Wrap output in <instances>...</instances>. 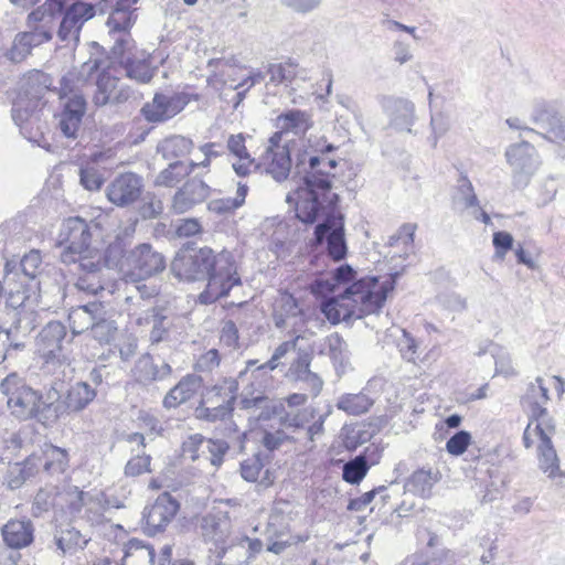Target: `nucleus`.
I'll list each match as a JSON object with an SVG mask.
<instances>
[{
  "mask_svg": "<svg viewBox=\"0 0 565 565\" xmlns=\"http://www.w3.org/2000/svg\"><path fill=\"white\" fill-rule=\"evenodd\" d=\"M173 275L184 281L206 280L199 302L211 305L242 284L231 252L215 254L210 247L180 250L171 263Z\"/></svg>",
  "mask_w": 565,
  "mask_h": 565,
  "instance_id": "f257e3e1",
  "label": "nucleus"
},
{
  "mask_svg": "<svg viewBox=\"0 0 565 565\" xmlns=\"http://www.w3.org/2000/svg\"><path fill=\"white\" fill-rule=\"evenodd\" d=\"M398 277L399 273L396 271L381 282L376 276H364L349 285L338 297L322 301L321 311L332 324L376 313Z\"/></svg>",
  "mask_w": 565,
  "mask_h": 565,
  "instance_id": "f03ea898",
  "label": "nucleus"
},
{
  "mask_svg": "<svg viewBox=\"0 0 565 565\" xmlns=\"http://www.w3.org/2000/svg\"><path fill=\"white\" fill-rule=\"evenodd\" d=\"M58 381H53L45 395L28 384L25 377L17 372L9 373L0 382V392L7 399L10 414L21 420L36 419L43 425L53 424L52 399H60L61 392L56 387Z\"/></svg>",
  "mask_w": 565,
  "mask_h": 565,
  "instance_id": "7ed1b4c3",
  "label": "nucleus"
},
{
  "mask_svg": "<svg viewBox=\"0 0 565 565\" xmlns=\"http://www.w3.org/2000/svg\"><path fill=\"white\" fill-rule=\"evenodd\" d=\"M72 341L73 335L68 337L66 326L57 320L47 322L35 339L42 369L52 374L55 381L65 382L74 377L75 356Z\"/></svg>",
  "mask_w": 565,
  "mask_h": 565,
  "instance_id": "20e7f679",
  "label": "nucleus"
},
{
  "mask_svg": "<svg viewBox=\"0 0 565 565\" xmlns=\"http://www.w3.org/2000/svg\"><path fill=\"white\" fill-rule=\"evenodd\" d=\"M97 68L96 62H84L70 70L60 81V98L63 109L60 114V129L67 138H75L87 109L85 89L92 74Z\"/></svg>",
  "mask_w": 565,
  "mask_h": 565,
  "instance_id": "39448f33",
  "label": "nucleus"
},
{
  "mask_svg": "<svg viewBox=\"0 0 565 565\" xmlns=\"http://www.w3.org/2000/svg\"><path fill=\"white\" fill-rule=\"evenodd\" d=\"M86 62L97 63L96 71L87 82V88L95 85L92 102L97 108L118 107L138 98L130 86L121 83L119 68L110 56L107 60L90 56Z\"/></svg>",
  "mask_w": 565,
  "mask_h": 565,
  "instance_id": "423d86ee",
  "label": "nucleus"
},
{
  "mask_svg": "<svg viewBox=\"0 0 565 565\" xmlns=\"http://www.w3.org/2000/svg\"><path fill=\"white\" fill-rule=\"evenodd\" d=\"M312 250H319L334 263L344 260L349 248L345 238L344 216L340 212H328L315 226L309 242Z\"/></svg>",
  "mask_w": 565,
  "mask_h": 565,
  "instance_id": "0eeeda50",
  "label": "nucleus"
},
{
  "mask_svg": "<svg viewBox=\"0 0 565 565\" xmlns=\"http://www.w3.org/2000/svg\"><path fill=\"white\" fill-rule=\"evenodd\" d=\"M44 87L38 86L34 92L25 90L12 105V119L20 128V134L30 142L46 148L41 126V110ZM50 145H47L49 149Z\"/></svg>",
  "mask_w": 565,
  "mask_h": 565,
  "instance_id": "6e6552de",
  "label": "nucleus"
},
{
  "mask_svg": "<svg viewBox=\"0 0 565 565\" xmlns=\"http://www.w3.org/2000/svg\"><path fill=\"white\" fill-rule=\"evenodd\" d=\"M338 161L326 156L311 153L308 149L299 150L296 154L294 178H298L303 184H315L322 191H331L332 171Z\"/></svg>",
  "mask_w": 565,
  "mask_h": 565,
  "instance_id": "1a4fd4ad",
  "label": "nucleus"
},
{
  "mask_svg": "<svg viewBox=\"0 0 565 565\" xmlns=\"http://www.w3.org/2000/svg\"><path fill=\"white\" fill-rule=\"evenodd\" d=\"M504 157L511 168L513 188L524 190L542 164L539 151L532 143L522 140L510 145L505 149Z\"/></svg>",
  "mask_w": 565,
  "mask_h": 565,
  "instance_id": "9d476101",
  "label": "nucleus"
},
{
  "mask_svg": "<svg viewBox=\"0 0 565 565\" xmlns=\"http://www.w3.org/2000/svg\"><path fill=\"white\" fill-rule=\"evenodd\" d=\"M98 231V224L93 221L88 223L79 216L65 220L58 233V244L64 246L61 254L62 263L71 264L75 254L88 252L92 237Z\"/></svg>",
  "mask_w": 565,
  "mask_h": 565,
  "instance_id": "9b49d317",
  "label": "nucleus"
},
{
  "mask_svg": "<svg viewBox=\"0 0 565 565\" xmlns=\"http://www.w3.org/2000/svg\"><path fill=\"white\" fill-rule=\"evenodd\" d=\"M166 257L152 245L142 243L128 250L124 263V278L138 282L153 277L166 269Z\"/></svg>",
  "mask_w": 565,
  "mask_h": 565,
  "instance_id": "f8f14e48",
  "label": "nucleus"
},
{
  "mask_svg": "<svg viewBox=\"0 0 565 565\" xmlns=\"http://www.w3.org/2000/svg\"><path fill=\"white\" fill-rule=\"evenodd\" d=\"M200 531L204 541L213 544L210 551L217 558L233 552L232 522L226 512L217 511L203 515L200 520Z\"/></svg>",
  "mask_w": 565,
  "mask_h": 565,
  "instance_id": "ddd939ff",
  "label": "nucleus"
},
{
  "mask_svg": "<svg viewBox=\"0 0 565 565\" xmlns=\"http://www.w3.org/2000/svg\"><path fill=\"white\" fill-rule=\"evenodd\" d=\"M531 121L544 132H539L551 142H565V111L556 100L536 99L532 105Z\"/></svg>",
  "mask_w": 565,
  "mask_h": 565,
  "instance_id": "4468645a",
  "label": "nucleus"
},
{
  "mask_svg": "<svg viewBox=\"0 0 565 565\" xmlns=\"http://www.w3.org/2000/svg\"><path fill=\"white\" fill-rule=\"evenodd\" d=\"M298 188L286 196L287 203L294 206L296 217L303 224H313L323 206V201L330 191H322L315 184L298 182Z\"/></svg>",
  "mask_w": 565,
  "mask_h": 565,
  "instance_id": "2eb2a0df",
  "label": "nucleus"
},
{
  "mask_svg": "<svg viewBox=\"0 0 565 565\" xmlns=\"http://www.w3.org/2000/svg\"><path fill=\"white\" fill-rule=\"evenodd\" d=\"M180 509L179 501L169 492L158 495L154 502L142 511V531L149 536L162 533L175 518Z\"/></svg>",
  "mask_w": 565,
  "mask_h": 565,
  "instance_id": "dca6fc26",
  "label": "nucleus"
},
{
  "mask_svg": "<svg viewBox=\"0 0 565 565\" xmlns=\"http://www.w3.org/2000/svg\"><path fill=\"white\" fill-rule=\"evenodd\" d=\"M97 391L85 381L72 384L60 399H52L53 424L60 418L71 414H77L86 409L96 398Z\"/></svg>",
  "mask_w": 565,
  "mask_h": 565,
  "instance_id": "f3484780",
  "label": "nucleus"
},
{
  "mask_svg": "<svg viewBox=\"0 0 565 565\" xmlns=\"http://www.w3.org/2000/svg\"><path fill=\"white\" fill-rule=\"evenodd\" d=\"M42 257L39 250L32 249L22 258L7 259L4 265V284L12 285L20 281L31 286V288H39L38 276L41 271Z\"/></svg>",
  "mask_w": 565,
  "mask_h": 565,
  "instance_id": "a211bd4d",
  "label": "nucleus"
},
{
  "mask_svg": "<svg viewBox=\"0 0 565 565\" xmlns=\"http://www.w3.org/2000/svg\"><path fill=\"white\" fill-rule=\"evenodd\" d=\"M189 99L184 94L156 93L152 100L146 103L140 113L151 124H160L173 118L188 105Z\"/></svg>",
  "mask_w": 565,
  "mask_h": 565,
  "instance_id": "6ab92c4d",
  "label": "nucleus"
},
{
  "mask_svg": "<svg viewBox=\"0 0 565 565\" xmlns=\"http://www.w3.org/2000/svg\"><path fill=\"white\" fill-rule=\"evenodd\" d=\"M379 104L388 118V126L397 131L412 132L415 124V105L412 100L393 95L379 97Z\"/></svg>",
  "mask_w": 565,
  "mask_h": 565,
  "instance_id": "aec40b11",
  "label": "nucleus"
},
{
  "mask_svg": "<svg viewBox=\"0 0 565 565\" xmlns=\"http://www.w3.org/2000/svg\"><path fill=\"white\" fill-rule=\"evenodd\" d=\"M143 191V179L134 172L117 175L106 188V196L116 206L126 207L135 203Z\"/></svg>",
  "mask_w": 565,
  "mask_h": 565,
  "instance_id": "412c9836",
  "label": "nucleus"
},
{
  "mask_svg": "<svg viewBox=\"0 0 565 565\" xmlns=\"http://www.w3.org/2000/svg\"><path fill=\"white\" fill-rule=\"evenodd\" d=\"M135 49L134 44V46L124 47L116 53H109L110 60L118 66L120 75L125 73L128 78L147 84L153 78L156 67H152L148 60H138Z\"/></svg>",
  "mask_w": 565,
  "mask_h": 565,
  "instance_id": "4be33fe9",
  "label": "nucleus"
},
{
  "mask_svg": "<svg viewBox=\"0 0 565 565\" xmlns=\"http://www.w3.org/2000/svg\"><path fill=\"white\" fill-rule=\"evenodd\" d=\"M257 360H248L244 370L239 371L237 377H223L214 385L206 387L202 393L204 404H231L234 407L237 399L238 381H244L252 367L256 366Z\"/></svg>",
  "mask_w": 565,
  "mask_h": 565,
  "instance_id": "5701e85b",
  "label": "nucleus"
},
{
  "mask_svg": "<svg viewBox=\"0 0 565 565\" xmlns=\"http://www.w3.org/2000/svg\"><path fill=\"white\" fill-rule=\"evenodd\" d=\"M211 194V186L202 179H188L172 198L171 209L175 214H184L202 204Z\"/></svg>",
  "mask_w": 565,
  "mask_h": 565,
  "instance_id": "b1692460",
  "label": "nucleus"
},
{
  "mask_svg": "<svg viewBox=\"0 0 565 565\" xmlns=\"http://www.w3.org/2000/svg\"><path fill=\"white\" fill-rule=\"evenodd\" d=\"M548 399V388L544 385L542 377H536L534 382L529 384L526 392L521 399V404L527 412L529 418H532V422H535V425H540L542 423L546 425H555L545 407Z\"/></svg>",
  "mask_w": 565,
  "mask_h": 565,
  "instance_id": "393cba45",
  "label": "nucleus"
},
{
  "mask_svg": "<svg viewBox=\"0 0 565 565\" xmlns=\"http://www.w3.org/2000/svg\"><path fill=\"white\" fill-rule=\"evenodd\" d=\"M554 433L555 425L542 423L534 427V435L539 436L540 440L537 446L539 467L544 473H547L551 479L563 476L558 456L552 444V435Z\"/></svg>",
  "mask_w": 565,
  "mask_h": 565,
  "instance_id": "a878e982",
  "label": "nucleus"
},
{
  "mask_svg": "<svg viewBox=\"0 0 565 565\" xmlns=\"http://www.w3.org/2000/svg\"><path fill=\"white\" fill-rule=\"evenodd\" d=\"M96 13L95 7L86 2H75L70 6L62 18L57 35L61 41H79V33L84 23Z\"/></svg>",
  "mask_w": 565,
  "mask_h": 565,
  "instance_id": "bb28decb",
  "label": "nucleus"
},
{
  "mask_svg": "<svg viewBox=\"0 0 565 565\" xmlns=\"http://www.w3.org/2000/svg\"><path fill=\"white\" fill-rule=\"evenodd\" d=\"M103 264L100 254L90 248L86 253L75 254L74 262L70 265L75 266L74 271L79 274L77 287L89 294H97L98 290H102L103 285L99 280L89 281V279H95Z\"/></svg>",
  "mask_w": 565,
  "mask_h": 565,
  "instance_id": "cd10ccee",
  "label": "nucleus"
},
{
  "mask_svg": "<svg viewBox=\"0 0 565 565\" xmlns=\"http://www.w3.org/2000/svg\"><path fill=\"white\" fill-rule=\"evenodd\" d=\"M1 536L6 546L11 550H23L35 540V525L26 516L10 519L1 527Z\"/></svg>",
  "mask_w": 565,
  "mask_h": 565,
  "instance_id": "c85d7f7f",
  "label": "nucleus"
},
{
  "mask_svg": "<svg viewBox=\"0 0 565 565\" xmlns=\"http://www.w3.org/2000/svg\"><path fill=\"white\" fill-rule=\"evenodd\" d=\"M452 206L456 211H469L470 215L486 225L491 224L489 214L482 210L470 180L461 175L458 180L456 193L452 195Z\"/></svg>",
  "mask_w": 565,
  "mask_h": 565,
  "instance_id": "c756f323",
  "label": "nucleus"
},
{
  "mask_svg": "<svg viewBox=\"0 0 565 565\" xmlns=\"http://www.w3.org/2000/svg\"><path fill=\"white\" fill-rule=\"evenodd\" d=\"M89 537L77 530L72 523L56 524L53 531V548L58 556L73 555L84 550Z\"/></svg>",
  "mask_w": 565,
  "mask_h": 565,
  "instance_id": "7c9ffc66",
  "label": "nucleus"
},
{
  "mask_svg": "<svg viewBox=\"0 0 565 565\" xmlns=\"http://www.w3.org/2000/svg\"><path fill=\"white\" fill-rule=\"evenodd\" d=\"M136 19L137 17L134 13H122L111 10L106 22L109 36L114 41L110 53H116L124 47L134 46L135 41L131 36L130 29L135 24Z\"/></svg>",
  "mask_w": 565,
  "mask_h": 565,
  "instance_id": "2f4dec72",
  "label": "nucleus"
},
{
  "mask_svg": "<svg viewBox=\"0 0 565 565\" xmlns=\"http://www.w3.org/2000/svg\"><path fill=\"white\" fill-rule=\"evenodd\" d=\"M41 473V457L32 454L23 461L9 463L4 481L9 489H20L25 482L32 481Z\"/></svg>",
  "mask_w": 565,
  "mask_h": 565,
  "instance_id": "473e14b6",
  "label": "nucleus"
},
{
  "mask_svg": "<svg viewBox=\"0 0 565 565\" xmlns=\"http://www.w3.org/2000/svg\"><path fill=\"white\" fill-rule=\"evenodd\" d=\"M356 271L349 264H342L331 271L329 278H317L310 285V290L316 296H326L334 294L337 288L342 285H351L359 279H355Z\"/></svg>",
  "mask_w": 565,
  "mask_h": 565,
  "instance_id": "72a5a7b5",
  "label": "nucleus"
},
{
  "mask_svg": "<svg viewBox=\"0 0 565 565\" xmlns=\"http://www.w3.org/2000/svg\"><path fill=\"white\" fill-rule=\"evenodd\" d=\"M131 372L136 382L149 385L152 382L163 381L169 377L172 373V367L166 362L160 366L157 365L153 358L147 353L136 361Z\"/></svg>",
  "mask_w": 565,
  "mask_h": 565,
  "instance_id": "f704fd0d",
  "label": "nucleus"
},
{
  "mask_svg": "<svg viewBox=\"0 0 565 565\" xmlns=\"http://www.w3.org/2000/svg\"><path fill=\"white\" fill-rule=\"evenodd\" d=\"M246 137L244 134L231 135L227 138L226 148L236 160L232 163L233 170L238 177H247L258 164L252 158L246 148Z\"/></svg>",
  "mask_w": 565,
  "mask_h": 565,
  "instance_id": "c9c22d12",
  "label": "nucleus"
},
{
  "mask_svg": "<svg viewBox=\"0 0 565 565\" xmlns=\"http://www.w3.org/2000/svg\"><path fill=\"white\" fill-rule=\"evenodd\" d=\"M440 472L431 468L415 470L405 481L404 489L420 498H429L434 486L439 481Z\"/></svg>",
  "mask_w": 565,
  "mask_h": 565,
  "instance_id": "e433bc0d",
  "label": "nucleus"
},
{
  "mask_svg": "<svg viewBox=\"0 0 565 565\" xmlns=\"http://www.w3.org/2000/svg\"><path fill=\"white\" fill-rule=\"evenodd\" d=\"M265 167L266 173L273 177L277 182L285 181L291 171V152L290 149H278L275 152H265L260 162L257 163Z\"/></svg>",
  "mask_w": 565,
  "mask_h": 565,
  "instance_id": "4c0bfd02",
  "label": "nucleus"
},
{
  "mask_svg": "<svg viewBox=\"0 0 565 565\" xmlns=\"http://www.w3.org/2000/svg\"><path fill=\"white\" fill-rule=\"evenodd\" d=\"M239 407L242 409L259 411L255 416L258 420L262 422L269 420L276 416L280 419V415L284 413V406L281 404L269 399L262 392L252 396L243 394L239 399Z\"/></svg>",
  "mask_w": 565,
  "mask_h": 565,
  "instance_id": "58836bf2",
  "label": "nucleus"
},
{
  "mask_svg": "<svg viewBox=\"0 0 565 565\" xmlns=\"http://www.w3.org/2000/svg\"><path fill=\"white\" fill-rule=\"evenodd\" d=\"M376 380H370L366 386L358 394H343L337 402V407L345 412L348 415L359 416L370 411L374 404V398L370 396L371 387Z\"/></svg>",
  "mask_w": 565,
  "mask_h": 565,
  "instance_id": "ea45409f",
  "label": "nucleus"
},
{
  "mask_svg": "<svg viewBox=\"0 0 565 565\" xmlns=\"http://www.w3.org/2000/svg\"><path fill=\"white\" fill-rule=\"evenodd\" d=\"M303 315V309L300 301L294 297L292 294L284 291L277 298L274 306V322L279 329H282L287 324V320L297 318Z\"/></svg>",
  "mask_w": 565,
  "mask_h": 565,
  "instance_id": "a19ab883",
  "label": "nucleus"
},
{
  "mask_svg": "<svg viewBox=\"0 0 565 565\" xmlns=\"http://www.w3.org/2000/svg\"><path fill=\"white\" fill-rule=\"evenodd\" d=\"M8 319L10 321V329L8 335L12 332L22 333L23 335L30 334L38 326L39 313L34 309L32 302L26 307L20 308L18 311H8Z\"/></svg>",
  "mask_w": 565,
  "mask_h": 565,
  "instance_id": "79ce46f5",
  "label": "nucleus"
},
{
  "mask_svg": "<svg viewBox=\"0 0 565 565\" xmlns=\"http://www.w3.org/2000/svg\"><path fill=\"white\" fill-rule=\"evenodd\" d=\"M41 457V473L49 476L62 475L68 468V454L65 449L50 445L43 451Z\"/></svg>",
  "mask_w": 565,
  "mask_h": 565,
  "instance_id": "37998d69",
  "label": "nucleus"
},
{
  "mask_svg": "<svg viewBox=\"0 0 565 565\" xmlns=\"http://www.w3.org/2000/svg\"><path fill=\"white\" fill-rule=\"evenodd\" d=\"M195 168L196 164L194 161H190L188 163L181 160L172 161L156 177L154 185L172 188L184 177L192 173Z\"/></svg>",
  "mask_w": 565,
  "mask_h": 565,
  "instance_id": "c03bdc74",
  "label": "nucleus"
},
{
  "mask_svg": "<svg viewBox=\"0 0 565 565\" xmlns=\"http://www.w3.org/2000/svg\"><path fill=\"white\" fill-rule=\"evenodd\" d=\"M193 142L183 136H171L163 139L157 146V152L161 153L166 160H179L191 152Z\"/></svg>",
  "mask_w": 565,
  "mask_h": 565,
  "instance_id": "a18cd8bd",
  "label": "nucleus"
},
{
  "mask_svg": "<svg viewBox=\"0 0 565 565\" xmlns=\"http://www.w3.org/2000/svg\"><path fill=\"white\" fill-rule=\"evenodd\" d=\"M276 127L282 131L306 132L310 127L309 115L300 109H289L276 118Z\"/></svg>",
  "mask_w": 565,
  "mask_h": 565,
  "instance_id": "49530a36",
  "label": "nucleus"
},
{
  "mask_svg": "<svg viewBox=\"0 0 565 565\" xmlns=\"http://www.w3.org/2000/svg\"><path fill=\"white\" fill-rule=\"evenodd\" d=\"M233 552L237 554L238 565H247L250 559H254L264 548V542L259 539H250L247 535L235 536L233 542Z\"/></svg>",
  "mask_w": 565,
  "mask_h": 565,
  "instance_id": "de8ad7c7",
  "label": "nucleus"
},
{
  "mask_svg": "<svg viewBox=\"0 0 565 565\" xmlns=\"http://www.w3.org/2000/svg\"><path fill=\"white\" fill-rule=\"evenodd\" d=\"M105 310L102 302L90 301L86 305L73 308L68 315V319L75 324L77 321L82 323V330L88 329L93 323L104 319Z\"/></svg>",
  "mask_w": 565,
  "mask_h": 565,
  "instance_id": "09e8293b",
  "label": "nucleus"
},
{
  "mask_svg": "<svg viewBox=\"0 0 565 565\" xmlns=\"http://www.w3.org/2000/svg\"><path fill=\"white\" fill-rule=\"evenodd\" d=\"M7 295L6 308L8 311H18L22 307H26L31 303L30 296L36 289L25 285V282H13L12 285L4 284Z\"/></svg>",
  "mask_w": 565,
  "mask_h": 565,
  "instance_id": "8fccbe9b",
  "label": "nucleus"
},
{
  "mask_svg": "<svg viewBox=\"0 0 565 565\" xmlns=\"http://www.w3.org/2000/svg\"><path fill=\"white\" fill-rule=\"evenodd\" d=\"M79 183L87 191H98L107 180V170L96 162L79 168Z\"/></svg>",
  "mask_w": 565,
  "mask_h": 565,
  "instance_id": "3c124183",
  "label": "nucleus"
},
{
  "mask_svg": "<svg viewBox=\"0 0 565 565\" xmlns=\"http://www.w3.org/2000/svg\"><path fill=\"white\" fill-rule=\"evenodd\" d=\"M298 339L299 337H296L295 339L280 343L275 349L271 358L267 362L257 365L253 370L250 369V376L256 380L260 375L266 374L268 371L276 370L280 365L281 360L286 356V354L296 350Z\"/></svg>",
  "mask_w": 565,
  "mask_h": 565,
  "instance_id": "603ef678",
  "label": "nucleus"
},
{
  "mask_svg": "<svg viewBox=\"0 0 565 565\" xmlns=\"http://www.w3.org/2000/svg\"><path fill=\"white\" fill-rule=\"evenodd\" d=\"M234 407L231 404H204L203 399H201L200 404L196 406L194 414L198 419L207 422V423H216L218 420H224L232 415Z\"/></svg>",
  "mask_w": 565,
  "mask_h": 565,
  "instance_id": "864d4df0",
  "label": "nucleus"
},
{
  "mask_svg": "<svg viewBox=\"0 0 565 565\" xmlns=\"http://www.w3.org/2000/svg\"><path fill=\"white\" fill-rule=\"evenodd\" d=\"M127 254L124 241L117 237L107 246L102 260L107 268H116L124 276V263Z\"/></svg>",
  "mask_w": 565,
  "mask_h": 565,
  "instance_id": "5fc2aeb1",
  "label": "nucleus"
},
{
  "mask_svg": "<svg viewBox=\"0 0 565 565\" xmlns=\"http://www.w3.org/2000/svg\"><path fill=\"white\" fill-rule=\"evenodd\" d=\"M316 411L313 408H303L299 411L286 412L280 415V425H282L287 429H292L294 431L297 429L306 428V426L315 419Z\"/></svg>",
  "mask_w": 565,
  "mask_h": 565,
  "instance_id": "6e6d98bb",
  "label": "nucleus"
},
{
  "mask_svg": "<svg viewBox=\"0 0 565 565\" xmlns=\"http://www.w3.org/2000/svg\"><path fill=\"white\" fill-rule=\"evenodd\" d=\"M267 73L270 76L271 83H290L297 76L298 63L295 60L288 58L281 63L269 64Z\"/></svg>",
  "mask_w": 565,
  "mask_h": 565,
  "instance_id": "4d7b16f0",
  "label": "nucleus"
},
{
  "mask_svg": "<svg viewBox=\"0 0 565 565\" xmlns=\"http://www.w3.org/2000/svg\"><path fill=\"white\" fill-rule=\"evenodd\" d=\"M369 466L362 457L355 456L343 465L342 478L350 484H359L369 471Z\"/></svg>",
  "mask_w": 565,
  "mask_h": 565,
  "instance_id": "13d9d810",
  "label": "nucleus"
},
{
  "mask_svg": "<svg viewBox=\"0 0 565 565\" xmlns=\"http://www.w3.org/2000/svg\"><path fill=\"white\" fill-rule=\"evenodd\" d=\"M265 541L291 540L289 525L281 515H271L263 532Z\"/></svg>",
  "mask_w": 565,
  "mask_h": 565,
  "instance_id": "bf43d9fd",
  "label": "nucleus"
},
{
  "mask_svg": "<svg viewBox=\"0 0 565 565\" xmlns=\"http://www.w3.org/2000/svg\"><path fill=\"white\" fill-rule=\"evenodd\" d=\"M371 438L372 433L361 425L345 428L343 433V444L348 450H355L359 446L367 443Z\"/></svg>",
  "mask_w": 565,
  "mask_h": 565,
  "instance_id": "052dcab7",
  "label": "nucleus"
},
{
  "mask_svg": "<svg viewBox=\"0 0 565 565\" xmlns=\"http://www.w3.org/2000/svg\"><path fill=\"white\" fill-rule=\"evenodd\" d=\"M228 443L223 439L206 438L205 455L214 467H220L223 463L224 456L228 451Z\"/></svg>",
  "mask_w": 565,
  "mask_h": 565,
  "instance_id": "680f3d73",
  "label": "nucleus"
},
{
  "mask_svg": "<svg viewBox=\"0 0 565 565\" xmlns=\"http://www.w3.org/2000/svg\"><path fill=\"white\" fill-rule=\"evenodd\" d=\"M171 321L168 317L160 312H154L152 316V328L149 334L151 343H159L169 337Z\"/></svg>",
  "mask_w": 565,
  "mask_h": 565,
  "instance_id": "e2e57ef3",
  "label": "nucleus"
},
{
  "mask_svg": "<svg viewBox=\"0 0 565 565\" xmlns=\"http://www.w3.org/2000/svg\"><path fill=\"white\" fill-rule=\"evenodd\" d=\"M220 342L230 351L239 349V332L233 320H225L220 332Z\"/></svg>",
  "mask_w": 565,
  "mask_h": 565,
  "instance_id": "0e129e2a",
  "label": "nucleus"
},
{
  "mask_svg": "<svg viewBox=\"0 0 565 565\" xmlns=\"http://www.w3.org/2000/svg\"><path fill=\"white\" fill-rule=\"evenodd\" d=\"M206 438L201 434L189 436L182 444V452L191 460H196L205 455Z\"/></svg>",
  "mask_w": 565,
  "mask_h": 565,
  "instance_id": "69168bd1",
  "label": "nucleus"
},
{
  "mask_svg": "<svg viewBox=\"0 0 565 565\" xmlns=\"http://www.w3.org/2000/svg\"><path fill=\"white\" fill-rule=\"evenodd\" d=\"M326 349L334 363H343L347 343L339 333L334 332L326 338Z\"/></svg>",
  "mask_w": 565,
  "mask_h": 565,
  "instance_id": "338daca9",
  "label": "nucleus"
},
{
  "mask_svg": "<svg viewBox=\"0 0 565 565\" xmlns=\"http://www.w3.org/2000/svg\"><path fill=\"white\" fill-rule=\"evenodd\" d=\"M32 49L33 47L31 46L30 41L24 38V34L19 33L15 35L12 46L7 53V56L10 61L20 63L28 55H30Z\"/></svg>",
  "mask_w": 565,
  "mask_h": 565,
  "instance_id": "774afa93",
  "label": "nucleus"
}]
</instances>
